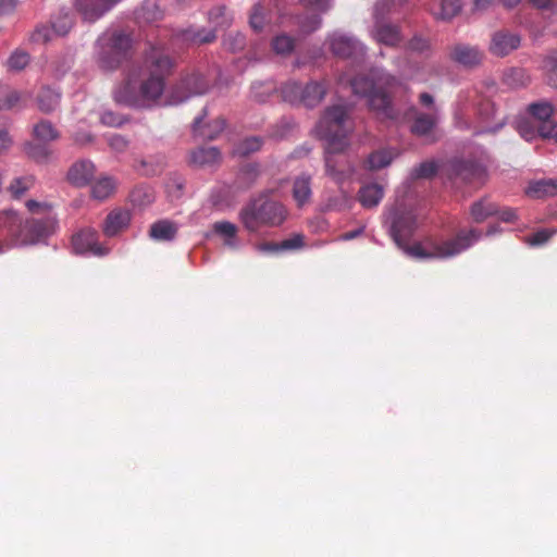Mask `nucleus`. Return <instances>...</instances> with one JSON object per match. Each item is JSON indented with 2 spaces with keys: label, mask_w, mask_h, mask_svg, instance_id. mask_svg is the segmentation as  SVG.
<instances>
[{
  "label": "nucleus",
  "mask_w": 557,
  "mask_h": 557,
  "mask_svg": "<svg viewBox=\"0 0 557 557\" xmlns=\"http://www.w3.org/2000/svg\"><path fill=\"white\" fill-rule=\"evenodd\" d=\"M548 69L546 71V83L550 87L557 89V61L549 60Z\"/></svg>",
  "instance_id": "obj_60"
},
{
  "label": "nucleus",
  "mask_w": 557,
  "mask_h": 557,
  "mask_svg": "<svg viewBox=\"0 0 557 557\" xmlns=\"http://www.w3.org/2000/svg\"><path fill=\"white\" fill-rule=\"evenodd\" d=\"M133 38L123 30L103 33L96 41V63L103 72L117 70L129 58Z\"/></svg>",
  "instance_id": "obj_4"
},
{
  "label": "nucleus",
  "mask_w": 557,
  "mask_h": 557,
  "mask_svg": "<svg viewBox=\"0 0 557 557\" xmlns=\"http://www.w3.org/2000/svg\"><path fill=\"white\" fill-rule=\"evenodd\" d=\"M384 196V189L381 185L373 183L368 184L359 190V201L364 208L376 207Z\"/></svg>",
  "instance_id": "obj_25"
},
{
  "label": "nucleus",
  "mask_w": 557,
  "mask_h": 557,
  "mask_svg": "<svg viewBox=\"0 0 557 557\" xmlns=\"http://www.w3.org/2000/svg\"><path fill=\"white\" fill-rule=\"evenodd\" d=\"M101 123L108 126L119 127L124 124L125 120L121 114L112 111H106L101 114Z\"/></svg>",
  "instance_id": "obj_57"
},
{
  "label": "nucleus",
  "mask_w": 557,
  "mask_h": 557,
  "mask_svg": "<svg viewBox=\"0 0 557 557\" xmlns=\"http://www.w3.org/2000/svg\"><path fill=\"white\" fill-rule=\"evenodd\" d=\"M21 99V96L17 91L15 90H12L10 91L5 98L0 101V110H10L12 108H14L17 102L20 101Z\"/></svg>",
  "instance_id": "obj_59"
},
{
  "label": "nucleus",
  "mask_w": 557,
  "mask_h": 557,
  "mask_svg": "<svg viewBox=\"0 0 557 557\" xmlns=\"http://www.w3.org/2000/svg\"><path fill=\"white\" fill-rule=\"evenodd\" d=\"M450 58L467 67H472L481 63L483 52L474 46L457 44L453 47Z\"/></svg>",
  "instance_id": "obj_18"
},
{
  "label": "nucleus",
  "mask_w": 557,
  "mask_h": 557,
  "mask_svg": "<svg viewBox=\"0 0 557 557\" xmlns=\"http://www.w3.org/2000/svg\"><path fill=\"white\" fill-rule=\"evenodd\" d=\"M345 150H330L324 147L325 172L336 183H343L354 173L352 164L342 154Z\"/></svg>",
  "instance_id": "obj_13"
},
{
  "label": "nucleus",
  "mask_w": 557,
  "mask_h": 557,
  "mask_svg": "<svg viewBox=\"0 0 557 557\" xmlns=\"http://www.w3.org/2000/svg\"><path fill=\"white\" fill-rule=\"evenodd\" d=\"M24 151L28 158L33 159L36 162H47L52 151L49 149L47 144L44 143H33L27 141L24 145Z\"/></svg>",
  "instance_id": "obj_35"
},
{
  "label": "nucleus",
  "mask_w": 557,
  "mask_h": 557,
  "mask_svg": "<svg viewBox=\"0 0 557 557\" xmlns=\"http://www.w3.org/2000/svg\"><path fill=\"white\" fill-rule=\"evenodd\" d=\"M29 54L22 50L14 51L7 61V65L11 71H22L29 63Z\"/></svg>",
  "instance_id": "obj_46"
},
{
  "label": "nucleus",
  "mask_w": 557,
  "mask_h": 557,
  "mask_svg": "<svg viewBox=\"0 0 557 557\" xmlns=\"http://www.w3.org/2000/svg\"><path fill=\"white\" fill-rule=\"evenodd\" d=\"M34 138L44 144H48L60 138L59 131L48 120H40L33 126Z\"/></svg>",
  "instance_id": "obj_29"
},
{
  "label": "nucleus",
  "mask_w": 557,
  "mask_h": 557,
  "mask_svg": "<svg viewBox=\"0 0 557 557\" xmlns=\"http://www.w3.org/2000/svg\"><path fill=\"white\" fill-rule=\"evenodd\" d=\"M216 38V34L214 29H195L189 28L184 30L183 33V39L185 41H188L194 45H202V44H210L214 41Z\"/></svg>",
  "instance_id": "obj_33"
},
{
  "label": "nucleus",
  "mask_w": 557,
  "mask_h": 557,
  "mask_svg": "<svg viewBox=\"0 0 557 557\" xmlns=\"http://www.w3.org/2000/svg\"><path fill=\"white\" fill-rule=\"evenodd\" d=\"M53 30L52 28L41 25L36 27L30 36V40L37 44H46L52 38Z\"/></svg>",
  "instance_id": "obj_52"
},
{
  "label": "nucleus",
  "mask_w": 557,
  "mask_h": 557,
  "mask_svg": "<svg viewBox=\"0 0 557 557\" xmlns=\"http://www.w3.org/2000/svg\"><path fill=\"white\" fill-rule=\"evenodd\" d=\"M327 90L329 84L325 81H310L305 86L296 81H289L281 87V95L283 100L290 104L313 109L323 101Z\"/></svg>",
  "instance_id": "obj_7"
},
{
  "label": "nucleus",
  "mask_w": 557,
  "mask_h": 557,
  "mask_svg": "<svg viewBox=\"0 0 557 557\" xmlns=\"http://www.w3.org/2000/svg\"><path fill=\"white\" fill-rule=\"evenodd\" d=\"M555 233V231H548V230H541L533 235H531L528 239L530 245L536 246V245H543L552 237V235Z\"/></svg>",
  "instance_id": "obj_58"
},
{
  "label": "nucleus",
  "mask_w": 557,
  "mask_h": 557,
  "mask_svg": "<svg viewBox=\"0 0 557 557\" xmlns=\"http://www.w3.org/2000/svg\"><path fill=\"white\" fill-rule=\"evenodd\" d=\"M384 224L396 246L404 245L418 228L417 214L411 207L396 202L384 213Z\"/></svg>",
  "instance_id": "obj_6"
},
{
  "label": "nucleus",
  "mask_w": 557,
  "mask_h": 557,
  "mask_svg": "<svg viewBox=\"0 0 557 557\" xmlns=\"http://www.w3.org/2000/svg\"><path fill=\"white\" fill-rule=\"evenodd\" d=\"M331 52L341 59L363 57L366 47L356 37L341 32H334L327 36Z\"/></svg>",
  "instance_id": "obj_12"
},
{
  "label": "nucleus",
  "mask_w": 557,
  "mask_h": 557,
  "mask_svg": "<svg viewBox=\"0 0 557 557\" xmlns=\"http://www.w3.org/2000/svg\"><path fill=\"white\" fill-rule=\"evenodd\" d=\"M262 139L257 136L245 138L238 145L237 152L240 156H248L260 150V148L262 147Z\"/></svg>",
  "instance_id": "obj_47"
},
{
  "label": "nucleus",
  "mask_w": 557,
  "mask_h": 557,
  "mask_svg": "<svg viewBox=\"0 0 557 557\" xmlns=\"http://www.w3.org/2000/svg\"><path fill=\"white\" fill-rule=\"evenodd\" d=\"M286 215L287 211L281 202L264 195L251 200L239 212L244 227L251 233L258 232L262 226H278Z\"/></svg>",
  "instance_id": "obj_3"
},
{
  "label": "nucleus",
  "mask_w": 557,
  "mask_h": 557,
  "mask_svg": "<svg viewBox=\"0 0 557 557\" xmlns=\"http://www.w3.org/2000/svg\"><path fill=\"white\" fill-rule=\"evenodd\" d=\"M521 0H474V10H485L488 4L500 3L506 8L516 7Z\"/></svg>",
  "instance_id": "obj_56"
},
{
  "label": "nucleus",
  "mask_w": 557,
  "mask_h": 557,
  "mask_svg": "<svg viewBox=\"0 0 557 557\" xmlns=\"http://www.w3.org/2000/svg\"><path fill=\"white\" fill-rule=\"evenodd\" d=\"M351 111L352 106L348 103H336L324 109L317 123L315 132L330 150H346L348 148V135L354 129Z\"/></svg>",
  "instance_id": "obj_2"
},
{
  "label": "nucleus",
  "mask_w": 557,
  "mask_h": 557,
  "mask_svg": "<svg viewBox=\"0 0 557 557\" xmlns=\"http://www.w3.org/2000/svg\"><path fill=\"white\" fill-rule=\"evenodd\" d=\"M272 48L277 54H290L295 48V39L285 34L278 35L272 40Z\"/></svg>",
  "instance_id": "obj_43"
},
{
  "label": "nucleus",
  "mask_w": 557,
  "mask_h": 557,
  "mask_svg": "<svg viewBox=\"0 0 557 557\" xmlns=\"http://www.w3.org/2000/svg\"><path fill=\"white\" fill-rule=\"evenodd\" d=\"M437 122L435 114L418 113L410 126L413 135L424 137L431 134Z\"/></svg>",
  "instance_id": "obj_30"
},
{
  "label": "nucleus",
  "mask_w": 557,
  "mask_h": 557,
  "mask_svg": "<svg viewBox=\"0 0 557 557\" xmlns=\"http://www.w3.org/2000/svg\"><path fill=\"white\" fill-rule=\"evenodd\" d=\"M479 113L484 121L494 119V116L496 114V109H495L494 103L491 101H484L480 107Z\"/></svg>",
  "instance_id": "obj_62"
},
{
  "label": "nucleus",
  "mask_w": 557,
  "mask_h": 557,
  "mask_svg": "<svg viewBox=\"0 0 557 557\" xmlns=\"http://www.w3.org/2000/svg\"><path fill=\"white\" fill-rule=\"evenodd\" d=\"M275 89L272 83L256 82L251 86V95L256 101L265 102Z\"/></svg>",
  "instance_id": "obj_45"
},
{
  "label": "nucleus",
  "mask_w": 557,
  "mask_h": 557,
  "mask_svg": "<svg viewBox=\"0 0 557 557\" xmlns=\"http://www.w3.org/2000/svg\"><path fill=\"white\" fill-rule=\"evenodd\" d=\"M115 186V182L112 177H101L92 184L91 195L98 200L107 199L113 194Z\"/></svg>",
  "instance_id": "obj_36"
},
{
  "label": "nucleus",
  "mask_w": 557,
  "mask_h": 557,
  "mask_svg": "<svg viewBox=\"0 0 557 557\" xmlns=\"http://www.w3.org/2000/svg\"><path fill=\"white\" fill-rule=\"evenodd\" d=\"M73 250L78 255L91 253L95 256H106L109 249L98 243L97 232L91 228H85L73 235Z\"/></svg>",
  "instance_id": "obj_15"
},
{
  "label": "nucleus",
  "mask_w": 557,
  "mask_h": 557,
  "mask_svg": "<svg viewBox=\"0 0 557 557\" xmlns=\"http://www.w3.org/2000/svg\"><path fill=\"white\" fill-rule=\"evenodd\" d=\"M221 160V152L216 147H201L194 150L190 161L199 166L213 165Z\"/></svg>",
  "instance_id": "obj_27"
},
{
  "label": "nucleus",
  "mask_w": 557,
  "mask_h": 557,
  "mask_svg": "<svg viewBox=\"0 0 557 557\" xmlns=\"http://www.w3.org/2000/svg\"><path fill=\"white\" fill-rule=\"evenodd\" d=\"M26 207L33 213L46 212L49 211L50 209V206L48 203H41L33 199L26 201Z\"/></svg>",
  "instance_id": "obj_63"
},
{
  "label": "nucleus",
  "mask_w": 557,
  "mask_h": 557,
  "mask_svg": "<svg viewBox=\"0 0 557 557\" xmlns=\"http://www.w3.org/2000/svg\"><path fill=\"white\" fill-rule=\"evenodd\" d=\"M529 112L541 122L550 121L554 112V107L547 101L534 102L529 106Z\"/></svg>",
  "instance_id": "obj_44"
},
{
  "label": "nucleus",
  "mask_w": 557,
  "mask_h": 557,
  "mask_svg": "<svg viewBox=\"0 0 557 557\" xmlns=\"http://www.w3.org/2000/svg\"><path fill=\"white\" fill-rule=\"evenodd\" d=\"M223 46L233 53L242 51L246 47V37L239 32H230L223 38Z\"/></svg>",
  "instance_id": "obj_39"
},
{
  "label": "nucleus",
  "mask_w": 557,
  "mask_h": 557,
  "mask_svg": "<svg viewBox=\"0 0 557 557\" xmlns=\"http://www.w3.org/2000/svg\"><path fill=\"white\" fill-rule=\"evenodd\" d=\"M395 0H380L374 9V25L371 28V37L379 44L389 48H396L400 45L404 37L398 25L387 23L384 16L392 11Z\"/></svg>",
  "instance_id": "obj_9"
},
{
  "label": "nucleus",
  "mask_w": 557,
  "mask_h": 557,
  "mask_svg": "<svg viewBox=\"0 0 557 557\" xmlns=\"http://www.w3.org/2000/svg\"><path fill=\"white\" fill-rule=\"evenodd\" d=\"M304 236L301 234H295L290 238L284 239L280 243L282 251L297 250L304 247Z\"/></svg>",
  "instance_id": "obj_55"
},
{
  "label": "nucleus",
  "mask_w": 557,
  "mask_h": 557,
  "mask_svg": "<svg viewBox=\"0 0 557 557\" xmlns=\"http://www.w3.org/2000/svg\"><path fill=\"white\" fill-rule=\"evenodd\" d=\"M207 115V109L202 110V114L195 119L193 123L194 134L202 139L213 140L215 139L225 128V120L218 117L212 122L202 124L205 116Z\"/></svg>",
  "instance_id": "obj_17"
},
{
  "label": "nucleus",
  "mask_w": 557,
  "mask_h": 557,
  "mask_svg": "<svg viewBox=\"0 0 557 557\" xmlns=\"http://www.w3.org/2000/svg\"><path fill=\"white\" fill-rule=\"evenodd\" d=\"M527 193L536 198L556 196L557 178L536 181L529 186Z\"/></svg>",
  "instance_id": "obj_31"
},
{
  "label": "nucleus",
  "mask_w": 557,
  "mask_h": 557,
  "mask_svg": "<svg viewBox=\"0 0 557 557\" xmlns=\"http://www.w3.org/2000/svg\"><path fill=\"white\" fill-rule=\"evenodd\" d=\"M172 67L171 59L159 49H151L141 64H132L124 79L114 88L113 99L117 104L147 110L161 99L164 76Z\"/></svg>",
  "instance_id": "obj_1"
},
{
  "label": "nucleus",
  "mask_w": 557,
  "mask_h": 557,
  "mask_svg": "<svg viewBox=\"0 0 557 557\" xmlns=\"http://www.w3.org/2000/svg\"><path fill=\"white\" fill-rule=\"evenodd\" d=\"M131 222V213L124 209H114L106 218L102 226L103 233L109 236H115L122 230L126 228Z\"/></svg>",
  "instance_id": "obj_19"
},
{
  "label": "nucleus",
  "mask_w": 557,
  "mask_h": 557,
  "mask_svg": "<svg viewBox=\"0 0 557 557\" xmlns=\"http://www.w3.org/2000/svg\"><path fill=\"white\" fill-rule=\"evenodd\" d=\"M407 49L410 52L420 54V55H429L431 52V42L430 39L423 37L422 35L416 34L412 38L407 42Z\"/></svg>",
  "instance_id": "obj_40"
},
{
  "label": "nucleus",
  "mask_w": 557,
  "mask_h": 557,
  "mask_svg": "<svg viewBox=\"0 0 557 557\" xmlns=\"http://www.w3.org/2000/svg\"><path fill=\"white\" fill-rule=\"evenodd\" d=\"M210 88L209 81L199 73L185 76L172 90L169 103L178 104L191 96L206 94Z\"/></svg>",
  "instance_id": "obj_11"
},
{
  "label": "nucleus",
  "mask_w": 557,
  "mask_h": 557,
  "mask_svg": "<svg viewBox=\"0 0 557 557\" xmlns=\"http://www.w3.org/2000/svg\"><path fill=\"white\" fill-rule=\"evenodd\" d=\"M257 250L265 253H277L281 252L280 243H261L257 245Z\"/></svg>",
  "instance_id": "obj_64"
},
{
  "label": "nucleus",
  "mask_w": 557,
  "mask_h": 557,
  "mask_svg": "<svg viewBox=\"0 0 557 557\" xmlns=\"http://www.w3.org/2000/svg\"><path fill=\"white\" fill-rule=\"evenodd\" d=\"M368 104L376 117L381 121H394L399 116L398 110L394 107L391 96L379 87L368 98Z\"/></svg>",
  "instance_id": "obj_16"
},
{
  "label": "nucleus",
  "mask_w": 557,
  "mask_h": 557,
  "mask_svg": "<svg viewBox=\"0 0 557 557\" xmlns=\"http://www.w3.org/2000/svg\"><path fill=\"white\" fill-rule=\"evenodd\" d=\"M32 185V177H17L11 183L9 189L13 197L20 198Z\"/></svg>",
  "instance_id": "obj_50"
},
{
  "label": "nucleus",
  "mask_w": 557,
  "mask_h": 557,
  "mask_svg": "<svg viewBox=\"0 0 557 557\" xmlns=\"http://www.w3.org/2000/svg\"><path fill=\"white\" fill-rule=\"evenodd\" d=\"M73 27V18L70 14H60L52 24V30L59 36H65Z\"/></svg>",
  "instance_id": "obj_48"
},
{
  "label": "nucleus",
  "mask_w": 557,
  "mask_h": 557,
  "mask_svg": "<svg viewBox=\"0 0 557 557\" xmlns=\"http://www.w3.org/2000/svg\"><path fill=\"white\" fill-rule=\"evenodd\" d=\"M537 132L542 138L557 140V123L550 121L541 122Z\"/></svg>",
  "instance_id": "obj_53"
},
{
  "label": "nucleus",
  "mask_w": 557,
  "mask_h": 557,
  "mask_svg": "<svg viewBox=\"0 0 557 557\" xmlns=\"http://www.w3.org/2000/svg\"><path fill=\"white\" fill-rule=\"evenodd\" d=\"M506 84L512 88L522 87L529 84L530 77L523 69H511L505 74Z\"/></svg>",
  "instance_id": "obj_41"
},
{
  "label": "nucleus",
  "mask_w": 557,
  "mask_h": 557,
  "mask_svg": "<svg viewBox=\"0 0 557 557\" xmlns=\"http://www.w3.org/2000/svg\"><path fill=\"white\" fill-rule=\"evenodd\" d=\"M480 237L481 232L471 228L470 231H459L456 237L433 246L431 250L425 249L419 243L410 246L404 242V245H397V247L416 259L449 258L471 247Z\"/></svg>",
  "instance_id": "obj_5"
},
{
  "label": "nucleus",
  "mask_w": 557,
  "mask_h": 557,
  "mask_svg": "<svg viewBox=\"0 0 557 557\" xmlns=\"http://www.w3.org/2000/svg\"><path fill=\"white\" fill-rule=\"evenodd\" d=\"M462 8L461 0H442L438 9H430L431 14L438 21L449 22L457 16Z\"/></svg>",
  "instance_id": "obj_26"
},
{
  "label": "nucleus",
  "mask_w": 557,
  "mask_h": 557,
  "mask_svg": "<svg viewBox=\"0 0 557 557\" xmlns=\"http://www.w3.org/2000/svg\"><path fill=\"white\" fill-rule=\"evenodd\" d=\"M350 85L355 95L366 98L379 88L374 73L357 75L351 79Z\"/></svg>",
  "instance_id": "obj_23"
},
{
  "label": "nucleus",
  "mask_w": 557,
  "mask_h": 557,
  "mask_svg": "<svg viewBox=\"0 0 557 557\" xmlns=\"http://www.w3.org/2000/svg\"><path fill=\"white\" fill-rule=\"evenodd\" d=\"M213 231L215 234L223 236L225 238V244L228 246H234V238L237 233V227L235 224L228 221L216 222L213 224Z\"/></svg>",
  "instance_id": "obj_42"
},
{
  "label": "nucleus",
  "mask_w": 557,
  "mask_h": 557,
  "mask_svg": "<svg viewBox=\"0 0 557 557\" xmlns=\"http://www.w3.org/2000/svg\"><path fill=\"white\" fill-rule=\"evenodd\" d=\"M437 172V164L434 161H425L414 168L412 175L416 178H431Z\"/></svg>",
  "instance_id": "obj_49"
},
{
  "label": "nucleus",
  "mask_w": 557,
  "mask_h": 557,
  "mask_svg": "<svg viewBox=\"0 0 557 557\" xmlns=\"http://www.w3.org/2000/svg\"><path fill=\"white\" fill-rule=\"evenodd\" d=\"M394 153L391 150L382 149L372 152L368 158L370 170H380L391 164Z\"/></svg>",
  "instance_id": "obj_38"
},
{
  "label": "nucleus",
  "mask_w": 557,
  "mask_h": 557,
  "mask_svg": "<svg viewBox=\"0 0 557 557\" xmlns=\"http://www.w3.org/2000/svg\"><path fill=\"white\" fill-rule=\"evenodd\" d=\"M177 234V224L170 220L154 222L149 230V236L159 242H171Z\"/></svg>",
  "instance_id": "obj_22"
},
{
  "label": "nucleus",
  "mask_w": 557,
  "mask_h": 557,
  "mask_svg": "<svg viewBox=\"0 0 557 557\" xmlns=\"http://www.w3.org/2000/svg\"><path fill=\"white\" fill-rule=\"evenodd\" d=\"M95 174V165L90 161H81L73 164L69 172V181L76 186L87 185Z\"/></svg>",
  "instance_id": "obj_21"
},
{
  "label": "nucleus",
  "mask_w": 557,
  "mask_h": 557,
  "mask_svg": "<svg viewBox=\"0 0 557 557\" xmlns=\"http://www.w3.org/2000/svg\"><path fill=\"white\" fill-rule=\"evenodd\" d=\"M129 200L133 206L143 208L153 202L154 193L148 186H137L131 191Z\"/></svg>",
  "instance_id": "obj_37"
},
{
  "label": "nucleus",
  "mask_w": 557,
  "mask_h": 557,
  "mask_svg": "<svg viewBox=\"0 0 557 557\" xmlns=\"http://www.w3.org/2000/svg\"><path fill=\"white\" fill-rule=\"evenodd\" d=\"M486 176L485 168L473 160L454 159L448 164V177L456 184L481 186Z\"/></svg>",
  "instance_id": "obj_10"
},
{
  "label": "nucleus",
  "mask_w": 557,
  "mask_h": 557,
  "mask_svg": "<svg viewBox=\"0 0 557 557\" xmlns=\"http://www.w3.org/2000/svg\"><path fill=\"white\" fill-rule=\"evenodd\" d=\"M60 103V92L50 88L45 87L38 95V106L40 111L50 113L54 111Z\"/></svg>",
  "instance_id": "obj_32"
},
{
  "label": "nucleus",
  "mask_w": 557,
  "mask_h": 557,
  "mask_svg": "<svg viewBox=\"0 0 557 557\" xmlns=\"http://www.w3.org/2000/svg\"><path fill=\"white\" fill-rule=\"evenodd\" d=\"M163 17V11L153 0H145L140 8L136 11V18L140 23L152 24Z\"/></svg>",
  "instance_id": "obj_28"
},
{
  "label": "nucleus",
  "mask_w": 557,
  "mask_h": 557,
  "mask_svg": "<svg viewBox=\"0 0 557 557\" xmlns=\"http://www.w3.org/2000/svg\"><path fill=\"white\" fill-rule=\"evenodd\" d=\"M260 176V166L258 163L243 164L235 176L234 186L238 190L251 188Z\"/></svg>",
  "instance_id": "obj_20"
},
{
  "label": "nucleus",
  "mask_w": 557,
  "mask_h": 557,
  "mask_svg": "<svg viewBox=\"0 0 557 557\" xmlns=\"http://www.w3.org/2000/svg\"><path fill=\"white\" fill-rule=\"evenodd\" d=\"M249 24L251 28L256 32H260L263 28L264 17H263V8L260 3H256L252 7V11L249 17Z\"/></svg>",
  "instance_id": "obj_51"
},
{
  "label": "nucleus",
  "mask_w": 557,
  "mask_h": 557,
  "mask_svg": "<svg viewBox=\"0 0 557 557\" xmlns=\"http://www.w3.org/2000/svg\"><path fill=\"white\" fill-rule=\"evenodd\" d=\"M225 14L226 8L224 5H218L209 12V18L219 26L228 25L230 21Z\"/></svg>",
  "instance_id": "obj_54"
},
{
  "label": "nucleus",
  "mask_w": 557,
  "mask_h": 557,
  "mask_svg": "<svg viewBox=\"0 0 557 557\" xmlns=\"http://www.w3.org/2000/svg\"><path fill=\"white\" fill-rule=\"evenodd\" d=\"M497 213V205L484 199L479 200L471 206V216L478 223L483 222L488 216L496 215Z\"/></svg>",
  "instance_id": "obj_34"
},
{
  "label": "nucleus",
  "mask_w": 557,
  "mask_h": 557,
  "mask_svg": "<svg viewBox=\"0 0 557 557\" xmlns=\"http://www.w3.org/2000/svg\"><path fill=\"white\" fill-rule=\"evenodd\" d=\"M109 145L113 150L123 152L128 146V140L121 135H114L109 139Z\"/></svg>",
  "instance_id": "obj_61"
},
{
  "label": "nucleus",
  "mask_w": 557,
  "mask_h": 557,
  "mask_svg": "<svg viewBox=\"0 0 557 557\" xmlns=\"http://www.w3.org/2000/svg\"><path fill=\"white\" fill-rule=\"evenodd\" d=\"M521 46V36L507 28L495 30L491 35L488 51L497 58H505Z\"/></svg>",
  "instance_id": "obj_14"
},
{
  "label": "nucleus",
  "mask_w": 557,
  "mask_h": 557,
  "mask_svg": "<svg viewBox=\"0 0 557 557\" xmlns=\"http://www.w3.org/2000/svg\"><path fill=\"white\" fill-rule=\"evenodd\" d=\"M57 226L58 220L50 213L39 219H27L13 235L14 245L33 246L42 243L55 232Z\"/></svg>",
  "instance_id": "obj_8"
},
{
  "label": "nucleus",
  "mask_w": 557,
  "mask_h": 557,
  "mask_svg": "<svg viewBox=\"0 0 557 557\" xmlns=\"http://www.w3.org/2000/svg\"><path fill=\"white\" fill-rule=\"evenodd\" d=\"M293 198L298 207L305 206L311 197V177L309 175H300L295 178L293 184Z\"/></svg>",
  "instance_id": "obj_24"
}]
</instances>
